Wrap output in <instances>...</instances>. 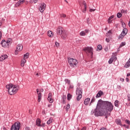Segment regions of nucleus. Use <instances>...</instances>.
<instances>
[{"label":"nucleus","mask_w":130,"mask_h":130,"mask_svg":"<svg viewBox=\"0 0 130 130\" xmlns=\"http://www.w3.org/2000/svg\"><path fill=\"white\" fill-rule=\"evenodd\" d=\"M84 32L85 33H89V29H85Z\"/></svg>","instance_id":"obj_53"},{"label":"nucleus","mask_w":130,"mask_h":130,"mask_svg":"<svg viewBox=\"0 0 130 130\" xmlns=\"http://www.w3.org/2000/svg\"><path fill=\"white\" fill-rule=\"evenodd\" d=\"M36 123L37 126H41V120L39 118H37Z\"/></svg>","instance_id":"obj_17"},{"label":"nucleus","mask_w":130,"mask_h":130,"mask_svg":"<svg viewBox=\"0 0 130 130\" xmlns=\"http://www.w3.org/2000/svg\"><path fill=\"white\" fill-rule=\"evenodd\" d=\"M53 119L52 118H50V119L47 121V124H50L52 122Z\"/></svg>","instance_id":"obj_27"},{"label":"nucleus","mask_w":130,"mask_h":130,"mask_svg":"<svg viewBox=\"0 0 130 130\" xmlns=\"http://www.w3.org/2000/svg\"><path fill=\"white\" fill-rule=\"evenodd\" d=\"M37 93L38 94H39V93H40V92H39V89H37Z\"/></svg>","instance_id":"obj_59"},{"label":"nucleus","mask_w":130,"mask_h":130,"mask_svg":"<svg viewBox=\"0 0 130 130\" xmlns=\"http://www.w3.org/2000/svg\"><path fill=\"white\" fill-rule=\"evenodd\" d=\"M93 102H95V98H93L91 100V102H90V103L89 104V106H91V103H93Z\"/></svg>","instance_id":"obj_38"},{"label":"nucleus","mask_w":130,"mask_h":130,"mask_svg":"<svg viewBox=\"0 0 130 130\" xmlns=\"http://www.w3.org/2000/svg\"><path fill=\"white\" fill-rule=\"evenodd\" d=\"M6 42L7 43H9V45H11V39H8L7 41H6Z\"/></svg>","instance_id":"obj_40"},{"label":"nucleus","mask_w":130,"mask_h":130,"mask_svg":"<svg viewBox=\"0 0 130 130\" xmlns=\"http://www.w3.org/2000/svg\"><path fill=\"white\" fill-rule=\"evenodd\" d=\"M87 24H89L90 23V18H87Z\"/></svg>","instance_id":"obj_44"},{"label":"nucleus","mask_w":130,"mask_h":130,"mask_svg":"<svg viewBox=\"0 0 130 130\" xmlns=\"http://www.w3.org/2000/svg\"><path fill=\"white\" fill-rule=\"evenodd\" d=\"M121 88V87L120 86H119V85H118L117 86V89H118V90H120V88Z\"/></svg>","instance_id":"obj_55"},{"label":"nucleus","mask_w":130,"mask_h":130,"mask_svg":"<svg viewBox=\"0 0 130 130\" xmlns=\"http://www.w3.org/2000/svg\"><path fill=\"white\" fill-rule=\"evenodd\" d=\"M76 95H78L77 97V101H80L82 99V94H83V91L82 90V88L80 87H77L76 89Z\"/></svg>","instance_id":"obj_6"},{"label":"nucleus","mask_w":130,"mask_h":130,"mask_svg":"<svg viewBox=\"0 0 130 130\" xmlns=\"http://www.w3.org/2000/svg\"><path fill=\"white\" fill-rule=\"evenodd\" d=\"M70 108H71V106L69 104H68L66 106V110L68 111Z\"/></svg>","instance_id":"obj_32"},{"label":"nucleus","mask_w":130,"mask_h":130,"mask_svg":"<svg viewBox=\"0 0 130 130\" xmlns=\"http://www.w3.org/2000/svg\"><path fill=\"white\" fill-rule=\"evenodd\" d=\"M43 91H44L43 89H41V92H43Z\"/></svg>","instance_id":"obj_63"},{"label":"nucleus","mask_w":130,"mask_h":130,"mask_svg":"<svg viewBox=\"0 0 130 130\" xmlns=\"http://www.w3.org/2000/svg\"><path fill=\"white\" fill-rule=\"evenodd\" d=\"M64 32V29L61 27V26H59L57 28V34L58 35H61Z\"/></svg>","instance_id":"obj_11"},{"label":"nucleus","mask_w":130,"mask_h":130,"mask_svg":"<svg viewBox=\"0 0 130 130\" xmlns=\"http://www.w3.org/2000/svg\"><path fill=\"white\" fill-rule=\"evenodd\" d=\"M121 14H126L127 12H126V10H124L123 9H122L121 10Z\"/></svg>","instance_id":"obj_39"},{"label":"nucleus","mask_w":130,"mask_h":130,"mask_svg":"<svg viewBox=\"0 0 130 130\" xmlns=\"http://www.w3.org/2000/svg\"><path fill=\"white\" fill-rule=\"evenodd\" d=\"M91 114H94L96 117L103 116V115L105 116V114H104V112L102 109V107H101V105L100 104L99 101L98 102L95 109L94 110L91 111Z\"/></svg>","instance_id":"obj_2"},{"label":"nucleus","mask_w":130,"mask_h":130,"mask_svg":"<svg viewBox=\"0 0 130 130\" xmlns=\"http://www.w3.org/2000/svg\"><path fill=\"white\" fill-rule=\"evenodd\" d=\"M106 42H109V41H110V40L109 39H107V38H106Z\"/></svg>","instance_id":"obj_51"},{"label":"nucleus","mask_w":130,"mask_h":130,"mask_svg":"<svg viewBox=\"0 0 130 130\" xmlns=\"http://www.w3.org/2000/svg\"><path fill=\"white\" fill-rule=\"evenodd\" d=\"M41 126L44 127V126H45V123H43L42 124H41Z\"/></svg>","instance_id":"obj_46"},{"label":"nucleus","mask_w":130,"mask_h":130,"mask_svg":"<svg viewBox=\"0 0 130 130\" xmlns=\"http://www.w3.org/2000/svg\"><path fill=\"white\" fill-rule=\"evenodd\" d=\"M38 102H40L41 101V98L42 97V93H38Z\"/></svg>","instance_id":"obj_23"},{"label":"nucleus","mask_w":130,"mask_h":130,"mask_svg":"<svg viewBox=\"0 0 130 130\" xmlns=\"http://www.w3.org/2000/svg\"><path fill=\"white\" fill-rule=\"evenodd\" d=\"M2 36H3V34L2 33V31H0V40L2 39Z\"/></svg>","instance_id":"obj_50"},{"label":"nucleus","mask_w":130,"mask_h":130,"mask_svg":"<svg viewBox=\"0 0 130 130\" xmlns=\"http://www.w3.org/2000/svg\"><path fill=\"white\" fill-rule=\"evenodd\" d=\"M99 102H100V104L102 107V109H103V111H104V113L105 114V116L109 115L110 116V113L112 112V110H113V105L111 102L109 101H104L100 99L99 100Z\"/></svg>","instance_id":"obj_1"},{"label":"nucleus","mask_w":130,"mask_h":130,"mask_svg":"<svg viewBox=\"0 0 130 130\" xmlns=\"http://www.w3.org/2000/svg\"><path fill=\"white\" fill-rule=\"evenodd\" d=\"M51 96H52V94H51V93H49L48 96V100L50 103H52L53 102V100L51 98Z\"/></svg>","instance_id":"obj_15"},{"label":"nucleus","mask_w":130,"mask_h":130,"mask_svg":"<svg viewBox=\"0 0 130 130\" xmlns=\"http://www.w3.org/2000/svg\"><path fill=\"white\" fill-rule=\"evenodd\" d=\"M23 49V45L22 44H18L16 47V50L15 51H21Z\"/></svg>","instance_id":"obj_13"},{"label":"nucleus","mask_w":130,"mask_h":130,"mask_svg":"<svg viewBox=\"0 0 130 130\" xmlns=\"http://www.w3.org/2000/svg\"><path fill=\"white\" fill-rule=\"evenodd\" d=\"M25 130H30V127H25Z\"/></svg>","instance_id":"obj_57"},{"label":"nucleus","mask_w":130,"mask_h":130,"mask_svg":"<svg viewBox=\"0 0 130 130\" xmlns=\"http://www.w3.org/2000/svg\"><path fill=\"white\" fill-rule=\"evenodd\" d=\"M116 59H117L116 56H112L111 58L108 61L109 64H111V63L114 61V64H115V66H117V64H118V62H117V63L115 64V62H116Z\"/></svg>","instance_id":"obj_8"},{"label":"nucleus","mask_w":130,"mask_h":130,"mask_svg":"<svg viewBox=\"0 0 130 130\" xmlns=\"http://www.w3.org/2000/svg\"><path fill=\"white\" fill-rule=\"evenodd\" d=\"M68 62L71 68H75L78 64V60L73 58H68Z\"/></svg>","instance_id":"obj_5"},{"label":"nucleus","mask_w":130,"mask_h":130,"mask_svg":"<svg viewBox=\"0 0 130 130\" xmlns=\"http://www.w3.org/2000/svg\"><path fill=\"white\" fill-rule=\"evenodd\" d=\"M29 57V53H26L24 55V58H28Z\"/></svg>","instance_id":"obj_33"},{"label":"nucleus","mask_w":130,"mask_h":130,"mask_svg":"<svg viewBox=\"0 0 130 130\" xmlns=\"http://www.w3.org/2000/svg\"><path fill=\"white\" fill-rule=\"evenodd\" d=\"M125 122L127 124H130V121L128 119L125 120Z\"/></svg>","instance_id":"obj_43"},{"label":"nucleus","mask_w":130,"mask_h":130,"mask_svg":"<svg viewBox=\"0 0 130 130\" xmlns=\"http://www.w3.org/2000/svg\"><path fill=\"white\" fill-rule=\"evenodd\" d=\"M47 35L48 36H49V37H50L51 38H52V37H53V34L52 33V31H51V30H49L47 32Z\"/></svg>","instance_id":"obj_21"},{"label":"nucleus","mask_w":130,"mask_h":130,"mask_svg":"<svg viewBox=\"0 0 130 130\" xmlns=\"http://www.w3.org/2000/svg\"><path fill=\"white\" fill-rule=\"evenodd\" d=\"M20 126H21V123L17 121L13 124L11 128V130H20Z\"/></svg>","instance_id":"obj_7"},{"label":"nucleus","mask_w":130,"mask_h":130,"mask_svg":"<svg viewBox=\"0 0 130 130\" xmlns=\"http://www.w3.org/2000/svg\"><path fill=\"white\" fill-rule=\"evenodd\" d=\"M72 95L71 93H68L67 95V99L68 100H71L72 99Z\"/></svg>","instance_id":"obj_26"},{"label":"nucleus","mask_w":130,"mask_h":130,"mask_svg":"<svg viewBox=\"0 0 130 130\" xmlns=\"http://www.w3.org/2000/svg\"><path fill=\"white\" fill-rule=\"evenodd\" d=\"M129 76H130V73H127V75H126V77H129Z\"/></svg>","instance_id":"obj_60"},{"label":"nucleus","mask_w":130,"mask_h":130,"mask_svg":"<svg viewBox=\"0 0 130 130\" xmlns=\"http://www.w3.org/2000/svg\"><path fill=\"white\" fill-rule=\"evenodd\" d=\"M69 88L74 89V84H73V83L69 84Z\"/></svg>","instance_id":"obj_37"},{"label":"nucleus","mask_w":130,"mask_h":130,"mask_svg":"<svg viewBox=\"0 0 130 130\" xmlns=\"http://www.w3.org/2000/svg\"><path fill=\"white\" fill-rule=\"evenodd\" d=\"M86 128H87V127H83L81 129V130H86Z\"/></svg>","instance_id":"obj_58"},{"label":"nucleus","mask_w":130,"mask_h":130,"mask_svg":"<svg viewBox=\"0 0 130 130\" xmlns=\"http://www.w3.org/2000/svg\"><path fill=\"white\" fill-rule=\"evenodd\" d=\"M120 81H121V82H123L124 81V79L123 78H120Z\"/></svg>","instance_id":"obj_56"},{"label":"nucleus","mask_w":130,"mask_h":130,"mask_svg":"<svg viewBox=\"0 0 130 130\" xmlns=\"http://www.w3.org/2000/svg\"><path fill=\"white\" fill-rule=\"evenodd\" d=\"M61 17H62V18H66V17H67V15H66V14H62L60 15Z\"/></svg>","instance_id":"obj_42"},{"label":"nucleus","mask_w":130,"mask_h":130,"mask_svg":"<svg viewBox=\"0 0 130 130\" xmlns=\"http://www.w3.org/2000/svg\"><path fill=\"white\" fill-rule=\"evenodd\" d=\"M22 3H24V0H19V1L16 4V6H20V5H21V4H22Z\"/></svg>","instance_id":"obj_24"},{"label":"nucleus","mask_w":130,"mask_h":130,"mask_svg":"<svg viewBox=\"0 0 130 130\" xmlns=\"http://www.w3.org/2000/svg\"><path fill=\"white\" fill-rule=\"evenodd\" d=\"M7 58H8L7 55H2L0 57V61H3V60H5V59H7Z\"/></svg>","instance_id":"obj_16"},{"label":"nucleus","mask_w":130,"mask_h":130,"mask_svg":"<svg viewBox=\"0 0 130 130\" xmlns=\"http://www.w3.org/2000/svg\"><path fill=\"white\" fill-rule=\"evenodd\" d=\"M126 43L125 42H122L120 45H119V48H121V47H122L123 46H124L125 45Z\"/></svg>","instance_id":"obj_28"},{"label":"nucleus","mask_w":130,"mask_h":130,"mask_svg":"<svg viewBox=\"0 0 130 130\" xmlns=\"http://www.w3.org/2000/svg\"><path fill=\"white\" fill-rule=\"evenodd\" d=\"M36 75L37 77H38V76H39V74L38 73H37V74H36Z\"/></svg>","instance_id":"obj_62"},{"label":"nucleus","mask_w":130,"mask_h":130,"mask_svg":"<svg viewBox=\"0 0 130 130\" xmlns=\"http://www.w3.org/2000/svg\"><path fill=\"white\" fill-rule=\"evenodd\" d=\"M61 37L62 38V39H67V37H68V34H67V32H64V31L61 35Z\"/></svg>","instance_id":"obj_18"},{"label":"nucleus","mask_w":130,"mask_h":130,"mask_svg":"<svg viewBox=\"0 0 130 130\" xmlns=\"http://www.w3.org/2000/svg\"><path fill=\"white\" fill-rule=\"evenodd\" d=\"M33 3H34V4H36V3H37V2H38V0H32Z\"/></svg>","instance_id":"obj_52"},{"label":"nucleus","mask_w":130,"mask_h":130,"mask_svg":"<svg viewBox=\"0 0 130 130\" xmlns=\"http://www.w3.org/2000/svg\"><path fill=\"white\" fill-rule=\"evenodd\" d=\"M55 44L57 47V46H58L59 45V44L58 43H57V42H56Z\"/></svg>","instance_id":"obj_48"},{"label":"nucleus","mask_w":130,"mask_h":130,"mask_svg":"<svg viewBox=\"0 0 130 130\" xmlns=\"http://www.w3.org/2000/svg\"><path fill=\"white\" fill-rule=\"evenodd\" d=\"M98 49H99V50H102V46L101 45H98Z\"/></svg>","instance_id":"obj_35"},{"label":"nucleus","mask_w":130,"mask_h":130,"mask_svg":"<svg viewBox=\"0 0 130 130\" xmlns=\"http://www.w3.org/2000/svg\"><path fill=\"white\" fill-rule=\"evenodd\" d=\"M25 62H26V59L23 58V59L21 60V63L20 64L21 67H24V66H25Z\"/></svg>","instance_id":"obj_22"},{"label":"nucleus","mask_w":130,"mask_h":130,"mask_svg":"<svg viewBox=\"0 0 130 130\" xmlns=\"http://www.w3.org/2000/svg\"><path fill=\"white\" fill-rule=\"evenodd\" d=\"M108 33H111V30H109Z\"/></svg>","instance_id":"obj_64"},{"label":"nucleus","mask_w":130,"mask_h":130,"mask_svg":"<svg viewBox=\"0 0 130 130\" xmlns=\"http://www.w3.org/2000/svg\"><path fill=\"white\" fill-rule=\"evenodd\" d=\"M117 124H118L119 125H121V120L119 119H117Z\"/></svg>","instance_id":"obj_31"},{"label":"nucleus","mask_w":130,"mask_h":130,"mask_svg":"<svg viewBox=\"0 0 130 130\" xmlns=\"http://www.w3.org/2000/svg\"><path fill=\"white\" fill-rule=\"evenodd\" d=\"M80 36H85V35H86V32H85L84 31H82L80 33Z\"/></svg>","instance_id":"obj_34"},{"label":"nucleus","mask_w":130,"mask_h":130,"mask_svg":"<svg viewBox=\"0 0 130 130\" xmlns=\"http://www.w3.org/2000/svg\"><path fill=\"white\" fill-rule=\"evenodd\" d=\"M95 9H89V12H94Z\"/></svg>","instance_id":"obj_47"},{"label":"nucleus","mask_w":130,"mask_h":130,"mask_svg":"<svg viewBox=\"0 0 130 130\" xmlns=\"http://www.w3.org/2000/svg\"><path fill=\"white\" fill-rule=\"evenodd\" d=\"M45 8H46L45 4L41 5V6L39 8L40 12H41V13H43V12L44 11V10H45Z\"/></svg>","instance_id":"obj_12"},{"label":"nucleus","mask_w":130,"mask_h":130,"mask_svg":"<svg viewBox=\"0 0 130 130\" xmlns=\"http://www.w3.org/2000/svg\"><path fill=\"white\" fill-rule=\"evenodd\" d=\"M122 26L123 28H124L125 27V23H124V22H122Z\"/></svg>","instance_id":"obj_45"},{"label":"nucleus","mask_w":130,"mask_h":130,"mask_svg":"<svg viewBox=\"0 0 130 130\" xmlns=\"http://www.w3.org/2000/svg\"><path fill=\"white\" fill-rule=\"evenodd\" d=\"M126 34H127V29L126 28H124L121 34L119 35L118 39H122Z\"/></svg>","instance_id":"obj_9"},{"label":"nucleus","mask_w":130,"mask_h":130,"mask_svg":"<svg viewBox=\"0 0 130 130\" xmlns=\"http://www.w3.org/2000/svg\"><path fill=\"white\" fill-rule=\"evenodd\" d=\"M86 11H87V9H85V8H84V10H82V12H83V13H86Z\"/></svg>","instance_id":"obj_54"},{"label":"nucleus","mask_w":130,"mask_h":130,"mask_svg":"<svg viewBox=\"0 0 130 130\" xmlns=\"http://www.w3.org/2000/svg\"><path fill=\"white\" fill-rule=\"evenodd\" d=\"M86 54L88 56H90L91 57H93V49L91 47H85L83 49Z\"/></svg>","instance_id":"obj_4"},{"label":"nucleus","mask_w":130,"mask_h":130,"mask_svg":"<svg viewBox=\"0 0 130 130\" xmlns=\"http://www.w3.org/2000/svg\"><path fill=\"white\" fill-rule=\"evenodd\" d=\"M118 103H119V102L118 101L116 100L115 101L114 104L116 107H118Z\"/></svg>","instance_id":"obj_30"},{"label":"nucleus","mask_w":130,"mask_h":130,"mask_svg":"<svg viewBox=\"0 0 130 130\" xmlns=\"http://www.w3.org/2000/svg\"><path fill=\"white\" fill-rule=\"evenodd\" d=\"M121 13L120 12H119L117 14V18H121Z\"/></svg>","instance_id":"obj_36"},{"label":"nucleus","mask_w":130,"mask_h":130,"mask_svg":"<svg viewBox=\"0 0 130 130\" xmlns=\"http://www.w3.org/2000/svg\"><path fill=\"white\" fill-rule=\"evenodd\" d=\"M125 66H126V68H129L130 67V58Z\"/></svg>","instance_id":"obj_25"},{"label":"nucleus","mask_w":130,"mask_h":130,"mask_svg":"<svg viewBox=\"0 0 130 130\" xmlns=\"http://www.w3.org/2000/svg\"><path fill=\"white\" fill-rule=\"evenodd\" d=\"M83 5H84V8H85V9H87V5L86 4V2L83 1Z\"/></svg>","instance_id":"obj_41"},{"label":"nucleus","mask_w":130,"mask_h":130,"mask_svg":"<svg viewBox=\"0 0 130 130\" xmlns=\"http://www.w3.org/2000/svg\"><path fill=\"white\" fill-rule=\"evenodd\" d=\"M1 45L3 47H4L5 48L10 47V46L9 45V43L7 42V41L5 40L2 41Z\"/></svg>","instance_id":"obj_10"},{"label":"nucleus","mask_w":130,"mask_h":130,"mask_svg":"<svg viewBox=\"0 0 130 130\" xmlns=\"http://www.w3.org/2000/svg\"><path fill=\"white\" fill-rule=\"evenodd\" d=\"M90 102V98H86L84 102V104L85 105H88L89 104V103Z\"/></svg>","instance_id":"obj_19"},{"label":"nucleus","mask_w":130,"mask_h":130,"mask_svg":"<svg viewBox=\"0 0 130 130\" xmlns=\"http://www.w3.org/2000/svg\"><path fill=\"white\" fill-rule=\"evenodd\" d=\"M113 18H114V15H112L109 18L108 20L109 24H111L112 23V19H113Z\"/></svg>","instance_id":"obj_20"},{"label":"nucleus","mask_w":130,"mask_h":130,"mask_svg":"<svg viewBox=\"0 0 130 130\" xmlns=\"http://www.w3.org/2000/svg\"><path fill=\"white\" fill-rule=\"evenodd\" d=\"M127 100H128V101H130V95L129 94H128L127 95Z\"/></svg>","instance_id":"obj_49"},{"label":"nucleus","mask_w":130,"mask_h":130,"mask_svg":"<svg viewBox=\"0 0 130 130\" xmlns=\"http://www.w3.org/2000/svg\"><path fill=\"white\" fill-rule=\"evenodd\" d=\"M64 82H66V84H68V85H70L71 84V80L66 79L64 80Z\"/></svg>","instance_id":"obj_29"},{"label":"nucleus","mask_w":130,"mask_h":130,"mask_svg":"<svg viewBox=\"0 0 130 130\" xmlns=\"http://www.w3.org/2000/svg\"><path fill=\"white\" fill-rule=\"evenodd\" d=\"M126 82H128L129 81L128 78H126Z\"/></svg>","instance_id":"obj_61"},{"label":"nucleus","mask_w":130,"mask_h":130,"mask_svg":"<svg viewBox=\"0 0 130 130\" xmlns=\"http://www.w3.org/2000/svg\"><path fill=\"white\" fill-rule=\"evenodd\" d=\"M20 86L18 85H13V84L10 83L6 85V89L8 90V93L10 95H14L17 93V91L19 90Z\"/></svg>","instance_id":"obj_3"},{"label":"nucleus","mask_w":130,"mask_h":130,"mask_svg":"<svg viewBox=\"0 0 130 130\" xmlns=\"http://www.w3.org/2000/svg\"><path fill=\"white\" fill-rule=\"evenodd\" d=\"M103 95V91L100 90L98 91V93L96 95V98H99Z\"/></svg>","instance_id":"obj_14"}]
</instances>
